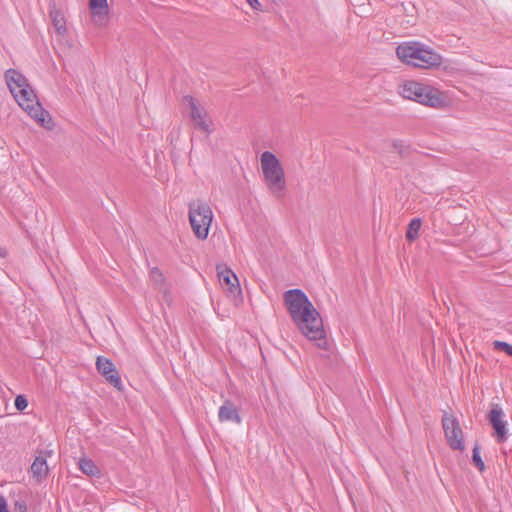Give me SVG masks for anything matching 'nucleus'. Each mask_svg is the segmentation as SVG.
I'll return each instance as SVG.
<instances>
[{"instance_id":"nucleus-1","label":"nucleus","mask_w":512,"mask_h":512,"mask_svg":"<svg viewBox=\"0 0 512 512\" xmlns=\"http://www.w3.org/2000/svg\"><path fill=\"white\" fill-rule=\"evenodd\" d=\"M286 309L299 331L321 349L327 348L326 333L320 313L301 289L283 294Z\"/></svg>"},{"instance_id":"nucleus-2","label":"nucleus","mask_w":512,"mask_h":512,"mask_svg":"<svg viewBox=\"0 0 512 512\" xmlns=\"http://www.w3.org/2000/svg\"><path fill=\"white\" fill-rule=\"evenodd\" d=\"M12 95L19 106L38 124L47 129L53 128L54 123L49 112L43 109L29 83L27 87L17 90V92Z\"/></svg>"},{"instance_id":"nucleus-3","label":"nucleus","mask_w":512,"mask_h":512,"mask_svg":"<svg viewBox=\"0 0 512 512\" xmlns=\"http://www.w3.org/2000/svg\"><path fill=\"white\" fill-rule=\"evenodd\" d=\"M12 95L19 106L38 124L47 129L53 128L54 123L49 112L43 109L29 83L27 87L17 90V92Z\"/></svg>"},{"instance_id":"nucleus-4","label":"nucleus","mask_w":512,"mask_h":512,"mask_svg":"<svg viewBox=\"0 0 512 512\" xmlns=\"http://www.w3.org/2000/svg\"><path fill=\"white\" fill-rule=\"evenodd\" d=\"M400 93L406 99L416 101L432 108H439L445 103L444 97L438 89L416 81L406 82L402 86Z\"/></svg>"},{"instance_id":"nucleus-5","label":"nucleus","mask_w":512,"mask_h":512,"mask_svg":"<svg viewBox=\"0 0 512 512\" xmlns=\"http://www.w3.org/2000/svg\"><path fill=\"white\" fill-rule=\"evenodd\" d=\"M261 167L265 182L269 190L277 197L285 190L286 181L284 170L277 157L265 151L261 155Z\"/></svg>"},{"instance_id":"nucleus-6","label":"nucleus","mask_w":512,"mask_h":512,"mask_svg":"<svg viewBox=\"0 0 512 512\" xmlns=\"http://www.w3.org/2000/svg\"><path fill=\"white\" fill-rule=\"evenodd\" d=\"M188 209V218L194 235L199 240L207 239L213 220L210 206L205 201L197 199L188 204Z\"/></svg>"},{"instance_id":"nucleus-7","label":"nucleus","mask_w":512,"mask_h":512,"mask_svg":"<svg viewBox=\"0 0 512 512\" xmlns=\"http://www.w3.org/2000/svg\"><path fill=\"white\" fill-rule=\"evenodd\" d=\"M441 422L449 447L452 450L463 451L465 449L464 434L458 419L453 414L445 413Z\"/></svg>"},{"instance_id":"nucleus-8","label":"nucleus","mask_w":512,"mask_h":512,"mask_svg":"<svg viewBox=\"0 0 512 512\" xmlns=\"http://www.w3.org/2000/svg\"><path fill=\"white\" fill-rule=\"evenodd\" d=\"M504 416L502 408L495 404L488 414V421L491 424L497 443L501 444L507 440L508 430L507 423L502 418Z\"/></svg>"},{"instance_id":"nucleus-9","label":"nucleus","mask_w":512,"mask_h":512,"mask_svg":"<svg viewBox=\"0 0 512 512\" xmlns=\"http://www.w3.org/2000/svg\"><path fill=\"white\" fill-rule=\"evenodd\" d=\"M216 270L220 284L226 288L231 295L235 296L241 294L238 278L226 264H218Z\"/></svg>"},{"instance_id":"nucleus-10","label":"nucleus","mask_w":512,"mask_h":512,"mask_svg":"<svg viewBox=\"0 0 512 512\" xmlns=\"http://www.w3.org/2000/svg\"><path fill=\"white\" fill-rule=\"evenodd\" d=\"M98 372L105 377V379L118 390H122V381L119 372L114 363L105 357L99 356L96 361Z\"/></svg>"},{"instance_id":"nucleus-11","label":"nucleus","mask_w":512,"mask_h":512,"mask_svg":"<svg viewBox=\"0 0 512 512\" xmlns=\"http://www.w3.org/2000/svg\"><path fill=\"white\" fill-rule=\"evenodd\" d=\"M421 45L417 41L404 42L396 48V55L403 63L414 66L420 57Z\"/></svg>"},{"instance_id":"nucleus-12","label":"nucleus","mask_w":512,"mask_h":512,"mask_svg":"<svg viewBox=\"0 0 512 512\" xmlns=\"http://www.w3.org/2000/svg\"><path fill=\"white\" fill-rule=\"evenodd\" d=\"M421 45L417 41L404 42L396 48V55L403 63L414 66L420 57Z\"/></svg>"},{"instance_id":"nucleus-13","label":"nucleus","mask_w":512,"mask_h":512,"mask_svg":"<svg viewBox=\"0 0 512 512\" xmlns=\"http://www.w3.org/2000/svg\"><path fill=\"white\" fill-rule=\"evenodd\" d=\"M442 63L443 57L422 43L420 57L418 61L414 63L413 67L421 69H433L440 67Z\"/></svg>"},{"instance_id":"nucleus-14","label":"nucleus","mask_w":512,"mask_h":512,"mask_svg":"<svg viewBox=\"0 0 512 512\" xmlns=\"http://www.w3.org/2000/svg\"><path fill=\"white\" fill-rule=\"evenodd\" d=\"M183 101L190 107V116L195 128L203 132L210 133L209 124L205 119L206 114L201 108L197 106L196 100L192 96L187 95L183 97Z\"/></svg>"},{"instance_id":"nucleus-15","label":"nucleus","mask_w":512,"mask_h":512,"mask_svg":"<svg viewBox=\"0 0 512 512\" xmlns=\"http://www.w3.org/2000/svg\"><path fill=\"white\" fill-rule=\"evenodd\" d=\"M52 454L51 450H40L31 465V473L38 481H42L48 475L49 468L47 458Z\"/></svg>"},{"instance_id":"nucleus-16","label":"nucleus","mask_w":512,"mask_h":512,"mask_svg":"<svg viewBox=\"0 0 512 512\" xmlns=\"http://www.w3.org/2000/svg\"><path fill=\"white\" fill-rule=\"evenodd\" d=\"M92 21L97 26H104L108 21L107 0H89Z\"/></svg>"},{"instance_id":"nucleus-17","label":"nucleus","mask_w":512,"mask_h":512,"mask_svg":"<svg viewBox=\"0 0 512 512\" xmlns=\"http://www.w3.org/2000/svg\"><path fill=\"white\" fill-rule=\"evenodd\" d=\"M218 419L220 422H232L235 424L242 422L239 410L231 400H225L223 405L219 407Z\"/></svg>"},{"instance_id":"nucleus-18","label":"nucleus","mask_w":512,"mask_h":512,"mask_svg":"<svg viewBox=\"0 0 512 512\" xmlns=\"http://www.w3.org/2000/svg\"><path fill=\"white\" fill-rule=\"evenodd\" d=\"M49 17L58 35H65L67 32L66 19L63 11L56 6L54 0L49 2Z\"/></svg>"},{"instance_id":"nucleus-19","label":"nucleus","mask_w":512,"mask_h":512,"mask_svg":"<svg viewBox=\"0 0 512 512\" xmlns=\"http://www.w3.org/2000/svg\"><path fill=\"white\" fill-rule=\"evenodd\" d=\"M5 81L11 94H15L17 90L27 87L28 84L27 78L21 72L12 68L6 70Z\"/></svg>"},{"instance_id":"nucleus-20","label":"nucleus","mask_w":512,"mask_h":512,"mask_svg":"<svg viewBox=\"0 0 512 512\" xmlns=\"http://www.w3.org/2000/svg\"><path fill=\"white\" fill-rule=\"evenodd\" d=\"M78 466L82 473L89 477L100 478L102 476L100 468L89 458H80Z\"/></svg>"},{"instance_id":"nucleus-21","label":"nucleus","mask_w":512,"mask_h":512,"mask_svg":"<svg viewBox=\"0 0 512 512\" xmlns=\"http://www.w3.org/2000/svg\"><path fill=\"white\" fill-rule=\"evenodd\" d=\"M393 151L397 152L401 158H408L413 153V148L405 140H393L391 143Z\"/></svg>"},{"instance_id":"nucleus-22","label":"nucleus","mask_w":512,"mask_h":512,"mask_svg":"<svg viewBox=\"0 0 512 512\" xmlns=\"http://www.w3.org/2000/svg\"><path fill=\"white\" fill-rule=\"evenodd\" d=\"M421 219L420 218H413L410 223L408 224L407 231H406V239L409 242L414 241L418 235L421 228Z\"/></svg>"},{"instance_id":"nucleus-23","label":"nucleus","mask_w":512,"mask_h":512,"mask_svg":"<svg viewBox=\"0 0 512 512\" xmlns=\"http://www.w3.org/2000/svg\"><path fill=\"white\" fill-rule=\"evenodd\" d=\"M472 462L479 469V471H484L485 464L480 455V447L476 444L472 451Z\"/></svg>"},{"instance_id":"nucleus-24","label":"nucleus","mask_w":512,"mask_h":512,"mask_svg":"<svg viewBox=\"0 0 512 512\" xmlns=\"http://www.w3.org/2000/svg\"><path fill=\"white\" fill-rule=\"evenodd\" d=\"M150 278L158 286L162 285L165 281L162 271L157 267L150 270Z\"/></svg>"},{"instance_id":"nucleus-25","label":"nucleus","mask_w":512,"mask_h":512,"mask_svg":"<svg viewBox=\"0 0 512 512\" xmlns=\"http://www.w3.org/2000/svg\"><path fill=\"white\" fill-rule=\"evenodd\" d=\"M493 347H494V349L503 351L507 355L512 357V345L511 344L504 342V341L496 340L493 342Z\"/></svg>"},{"instance_id":"nucleus-26","label":"nucleus","mask_w":512,"mask_h":512,"mask_svg":"<svg viewBox=\"0 0 512 512\" xmlns=\"http://www.w3.org/2000/svg\"><path fill=\"white\" fill-rule=\"evenodd\" d=\"M15 407L19 410V411H23L27 406H28V401L27 399L25 398V396L23 395H18L16 398H15Z\"/></svg>"},{"instance_id":"nucleus-27","label":"nucleus","mask_w":512,"mask_h":512,"mask_svg":"<svg viewBox=\"0 0 512 512\" xmlns=\"http://www.w3.org/2000/svg\"><path fill=\"white\" fill-rule=\"evenodd\" d=\"M246 2L253 8L254 10H262V5L258 0H246Z\"/></svg>"},{"instance_id":"nucleus-28","label":"nucleus","mask_w":512,"mask_h":512,"mask_svg":"<svg viewBox=\"0 0 512 512\" xmlns=\"http://www.w3.org/2000/svg\"><path fill=\"white\" fill-rule=\"evenodd\" d=\"M15 511L16 512H26L27 506L25 502H16L15 503Z\"/></svg>"},{"instance_id":"nucleus-29","label":"nucleus","mask_w":512,"mask_h":512,"mask_svg":"<svg viewBox=\"0 0 512 512\" xmlns=\"http://www.w3.org/2000/svg\"><path fill=\"white\" fill-rule=\"evenodd\" d=\"M0 512H9L7 502L3 496L0 497Z\"/></svg>"}]
</instances>
